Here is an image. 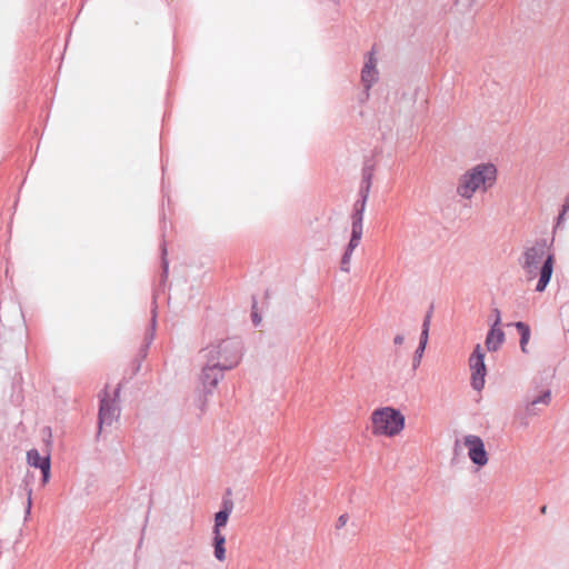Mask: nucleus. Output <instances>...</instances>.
Wrapping results in <instances>:
<instances>
[{
	"label": "nucleus",
	"mask_w": 569,
	"mask_h": 569,
	"mask_svg": "<svg viewBox=\"0 0 569 569\" xmlns=\"http://www.w3.org/2000/svg\"><path fill=\"white\" fill-rule=\"evenodd\" d=\"M547 248V239H539L532 247L527 248L525 250L522 254V260H520V264L525 272L527 273L528 279H533L539 274V279L536 286L537 292H543L546 290L553 272V253H548L542 262V266L540 267V269H538V264L541 258L545 256Z\"/></svg>",
	"instance_id": "1"
},
{
	"label": "nucleus",
	"mask_w": 569,
	"mask_h": 569,
	"mask_svg": "<svg viewBox=\"0 0 569 569\" xmlns=\"http://www.w3.org/2000/svg\"><path fill=\"white\" fill-rule=\"evenodd\" d=\"M497 180V168L491 162H482L467 170L459 179L457 193L471 199L476 191L486 192Z\"/></svg>",
	"instance_id": "2"
},
{
	"label": "nucleus",
	"mask_w": 569,
	"mask_h": 569,
	"mask_svg": "<svg viewBox=\"0 0 569 569\" xmlns=\"http://www.w3.org/2000/svg\"><path fill=\"white\" fill-rule=\"evenodd\" d=\"M203 360L210 361L223 370L237 367L242 358V347L237 339L219 340L201 351Z\"/></svg>",
	"instance_id": "3"
},
{
	"label": "nucleus",
	"mask_w": 569,
	"mask_h": 569,
	"mask_svg": "<svg viewBox=\"0 0 569 569\" xmlns=\"http://www.w3.org/2000/svg\"><path fill=\"white\" fill-rule=\"evenodd\" d=\"M371 421L375 435L393 437L403 430L406 418L399 409L383 407L372 412Z\"/></svg>",
	"instance_id": "4"
},
{
	"label": "nucleus",
	"mask_w": 569,
	"mask_h": 569,
	"mask_svg": "<svg viewBox=\"0 0 569 569\" xmlns=\"http://www.w3.org/2000/svg\"><path fill=\"white\" fill-rule=\"evenodd\" d=\"M118 397L119 390L116 389L112 395L104 390L101 399H100V409H99V432L103 430L104 427H110L116 422L120 415V409L118 406Z\"/></svg>",
	"instance_id": "5"
},
{
	"label": "nucleus",
	"mask_w": 569,
	"mask_h": 569,
	"mask_svg": "<svg viewBox=\"0 0 569 569\" xmlns=\"http://www.w3.org/2000/svg\"><path fill=\"white\" fill-rule=\"evenodd\" d=\"M375 168H376V162L373 160V157L366 158L363 160V164H362V169H361L360 190H359V194L361 196V207H360V209H358V242L361 240V236H362V214H363L366 201H367L369 192H370Z\"/></svg>",
	"instance_id": "6"
},
{
	"label": "nucleus",
	"mask_w": 569,
	"mask_h": 569,
	"mask_svg": "<svg viewBox=\"0 0 569 569\" xmlns=\"http://www.w3.org/2000/svg\"><path fill=\"white\" fill-rule=\"evenodd\" d=\"M465 449L468 450V456L471 462H488V455L485 448V443L478 436H467L463 443H460L459 440H456L453 447L455 458L452 459V462L459 458Z\"/></svg>",
	"instance_id": "7"
},
{
	"label": "nucleus",
	"mask_w": 569,
	"mask_h": 569,
	"mask_svg": "<svg viewBox=\"0 0 569 569\" xmlns=\"http://www.w3.org/2000/svg\"><path fill=\"white\" fill-rule=\"evenodd\" d=\"M485 352L480 345H477L469 357V367L471 370V387L481 391L485 387V378L487 375V367L485 363Z\"/></svg>",
	"instance_id": "8"
},
{
	"label": "nucleus",
	"mask_w": 569,
	"mask_h": 569,
	"mask_svg": "<svg viewBox=\"0 0 569 569\" xmlns=\"http://www.w3.org/2000/svg\"><path fill=\"white\" fill-rule=\"evenodd\" d=\"M50 467L51 465H28L24 471V483L28 488V500H27V515L30 513L31 510V488L30 486L40 482L41 486H44L50 478Z\"/></svg>",
	"instance_id": "9"
},
{
	"label": "nucleus",
	"mask_w": 569,
	"mask_h": 569,
	"mask_svg": "<svg viewBox=\"0 0 569 569\" xmlns=\"http://www.w3.org/2000/svg\"><path fill=\"white\" fill-rule=\"evenodd\" d=\"M375 46L371 51L366 54L365 63L361 69V82L365 88L366 99L369 98V90L379 79V71L377 69L378 59Z\"/></svg>",
	"instance_id": "10"
},
{
	"label": "nucleus",
	"mask_w": 569,
	"mask_h": 569,
	"mask_svg": "<svg viewBox=\"0 0 569 569\" xmlns=\"http://www.w3.org/2000/svg\"><path fill=\"white\" fill-rule=\"evenodd\" d=\"M224 371L226 370L222 368H219L210 361L204 360L200 380L203 389L208 393L212 392V390L218 386L219 381L223 378Z\"/></svg>",
	"instance_id": "11"
},
{
	"label": "nucleus",
	"mask_w": 569,
	"mask_h": 569,
	"mask_svg": "<svg viewBox=\"0 0 569 569\" xmlns=\"http://www.w3.org/2000/svg\"><path fill=\"white\" fill-rule=\"evenodd\" d=\"M432 311H433V305H431L429 307V310L426 312V316L423 318V322L421 326V333H420V338H419V345L415 351L413 359H412L413 369H417L419 367L422 356H423V352L426 350L427 343H428Z\"/></svg>",
	"instance_id": "12"
},
{
	"label": "nucleus",
	"mask_w": 569,
	"mask_h": 569,
	"mask_svg": "<svg viewBox=\"0 0 569 569\" xmlns=\"http://www.w3.org/2000/svg\"><path fill=\"white\" fill-rule=\"evenodd\" d=\"M506 335L502 329L498 328V322H493L487 333L485 345L488 351L496 352L505 342Z\"/></svg>",
	"instance_id": "13"
},
{
	"label": "nucleus",
	"mask_w": 569,
	"mask_h": 569,
	"mask_svg": "<svg viewBox=\"0 0 569 569\" xmlns=\"http://www.w3.org/2000/svg\"><path fill=\"white\" fill-rule=\"evenodd\" d=\"M233 510V501L230 498H224L222 501V510L214 515V526L212 533H222L221 528L226 527L229 517Z\"/></svg>",
	"instance_id": "14"
},
{
	"label": "nucleus",
	"mask_w": 569,
	"mask_h": 569,
	"mask_svg": "<svg viewBox=\"0 0 569 569\" xmlns=\"http://www.w3.org/2000/svg\"><path fill=\"white\" fill-rule=\"evenodd\" d=\"M356 242V221L352 222V229H351V238L350 242L348 244V248L341 259L340 262V270L343 272H350L351 270V257L355 248Z\"/></svg>",
	"instance_id": "15"
},
{
	"label": "nucleus",
	"mask_w": 569,
	"mask_h": 569,
	"mask_svg": "<svg viewBox=\"0 0 569 569\" xmlns=\"http://www.w3.org/2000/svg\"><path fill=\"white\" fill-rule=\"evenodd\" d=\"M550 400H551V391H550V389H546L541 392V395L531 399V401L526 407V412L529 416H535L538 413V410H539L537 408V406L538 405L548 406Z\"/></svg>",
	"instance_id": "16"
},
{
	"label": "nucleus",
	"mask_w": 569,
	"mask_h": 569,
	"mask_svg": "<svg viewBox=\"0 0 569 569\" xmlns=\"http://www.w3.org/2000/svg\"><path fill=\"white\" fill-rule=\"evenodd\" d=\"M512 326L517 329L518 333L520 335V349L523 353H528L527 345L530 340L531 336V329L528 323L523 321H517L513 322Z\"/></svg>",
	"instance_id": "17"
},
{
	"label": "nucleus",
	"mask_w": 569,
	"mask_h": 569,
	"mask_svg": "<svg viewBox=\"0 0 569 569\" xmlns=\"http://www.w3.org/2000/svg\"><path fill=\"white\" fill-rule=\"evenodd\" d=\"M226 537L223 533L213 535V549H214V557L219 561L226 560Z\"/></svg>",
	"instance_id": "18"
},
{
	"label": "nucleus",
	"mask_w": 569,
	"mask_h": 569,
	"mask_svg": "<svg viewBox=\"0 0 569 569\" xmlns=\"http://www.w3.org/2000/svg\"><path fill=\"white\" fill-rule=\"evenodd\" d=\"M27 459H28V462H50V456L49 455H43L41 456L38 450H29L27 452Z\"/></svg>",
	"instance_id": "19"
},
{
	"label": "nucleus",
	"mask_w": 569,
	"mask_h": 569,
	"mask_svg": "<svg viewBox=\"0 0 569 569\" xmlns=\"http://www.w3.org/2000/svg\"><path fill=\"white\" fill-rule=\"evenodd\" d=\"M566 214H567V212H563V211L560 210V212H559V214L557 217L555 227H553V232H556L558 229L561 228L562 223L565 222Z\"/></svg>",
	"instance_id": "20"
},
{
	"label": "nucleus",
	"mask_w": 569,
	"mask_h": 569,
	"mask_svg": "<svg viewBox=\"0 0 569 569\" xmlns=\"http://www.w3.org/2000/svg\"><path fill=\"white\" fill-rule=\"evenodd\" d=\"M348 521H349V516L341 515L337 520L336 528L341 529L342 527H345L347 525Z\"/></svg>",
	"instance_id": "21"
},
{
	"label": "nucleus",
	"mask_w": 569,
	"mask_h": 569,
	"mask_svg": "<svg viewBox=\"0 0 569 569\" xmlns=\"http://www.w3.org/2000/svg\"><path fill=\"white\" fill-rule=\"evenodd\" d=\"M493 315H495V321L493 322H498V327L500 326L501 323V315H500V310L498 308H495L492 310Z\"/></svg>",
	"instance_id": "22"
},
{
	"label": "nucleus",
	"mask_w": 569,
	"mask_h": 569,
	"mask_svg": "<svg viewBox=\"0 0 569 569\" xmlns=\"http://www.w3.org/2000/svg\"><path fill=\"white\" fill-rule=\"evenodd\" d=\"M403 341H405V337H403V335H400V333H399V335H397V336L395 337V339H393V343H395L396 346H400V345H402V343H403Z\"/></svg>",
	"instance_id": "23"
},
{
	"label": "nucleus",
	"mask_w": 569,
	"mask_h": 569,
	"mask_svg": "<svg viewBox=\"0 0 569 569\" xmlns=\"http://www.w3.org/2000/svg\"><path fill=\"white\" fill-rule=\"evenodd\" d=\"M561 211L568 212L569 211V196L565 199V202L561 207Z\"/></svg>",
	"instance_id": "24"
},
{
	"label": "nucleus",
	"mask_w": 569,
	"mask_h": 569,
	"mask_svg": "<svg viewBox=\"0 0 569 569\" xmlns=\"http://www.w3.org/2000/svg\"><path fill=\"white\" fill-rule=\"evenodd\" d=\"M156 326V315H153V318H152V327L154 328Z\"/></svg>",
	"instance_id": "25"
},
{
	"label": "nucleus",
	"mask_w": 569,
	"mask_h": 569,
	"mask_svg": "<svg viewBox=\"0 0 569 569\" xmlns=\"http://www.w3.org/2000/svg\"><path fill=\"white\" fill-rule=\"evenodd\" d=\"M546 511H547V507H546V506H543V507L541 508V513H546Z\"/></svg>",
	"instance_id": "26"
},
{
	"label": "nucleus",
	"mask_w": 569,
	"mask_h": 569,
	"mask_svg": "<svg viewBox=\"0 0 569 569\" xmlns=\"http://www.w3.org/2000/svg\"><path fill=\"white\" fill-rule=\"evenodd\" d=\"M258 317L254 315V322L258 323Z\"/></svg>",
	"instance_id": "27"
}]
</instances>
